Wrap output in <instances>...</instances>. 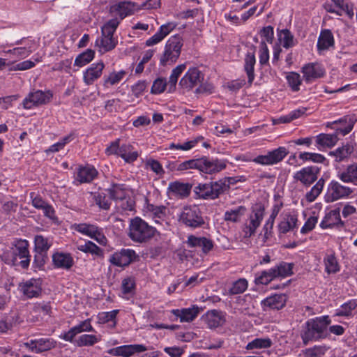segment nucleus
Returning a JSON list of instances; mask_svg holds the SVG:
<instances>
[{"label": "nucleus", "instance_id": "nucleus-1", "mask_svg": "<svg viewBox=\"0 0 357 357\" xmlns=\"http://www.w3.org/2000/svg\"><path fill=\"white\" fill-rule=\"evenodd\" d=\"M227 160L218 158L211 159L208 157H202L184 161L176 166L177 171H185L190 169H196L200 172L208 174H216L225 169L227 167Z\"/></svg>", "mask_w": 357, "mask_h": 357}, {"label": "nucleus", "instance_id": "nucleus-2", "mask_svg": "<svg viewBox=\"0 0 357 357\" xmlns=\"http://www.w3.org/2000/svg\"><path fill=\"white\" fill-rule=\"evenodd\" d=\"M330 324L331 319L328 316L308 320L305 324V330L301 334L303 344L307 345L310 341L325 338L326 335L324 333Z\"/></svg>", "mask_w": 357, "mask_h": 357}, {"label": "nucleus", "instance_id": "nucleus-3", "mask_svg": "<svg viewBox=\"0 0 357 357\" xmlns=\"http://www.w3.org/2000/svg\"><path fill=\"white\" fill-rule=\"evenodd\" d=\"M183 45V38L181 36H171L166 42L163 53L160 57V64L165 66L175 63L180 56Z\"/></svg>", "mask_w": 357, "mask_h": 357}, {"label": "nucleus", "instance_id": "nucleus-4", "mask_svg": "<svg viewBox=\"0 0 357 357\" xmlns=\"http://www.w3.org/2000/svg\"><path fill=\"white\" fill-rule=\"evenodd\" d=\"M155 231L154 227L139 218H135L130 222L129 236L134 241H146L153 236Z\"/></svg>", "mask_w": 357, "mask_h": 357}, {"label": "nucleus", "instance_id": "nucleus-5", "mask_svg": "<svg viewBox=\"0 0 357 357\" xmlns=\"http://www.w3.org/2000/svg\"><path fill=\"white\" fill-rule=\"evenodd\" d=\"M204 80V74L197 67L190 68L179 82L183 92L191 91L198 87Z\"/></svg>", "mask_w": 357, "mask_h": 357}, {"label": "nucleus", "instance_id": "nucleus-6", "mask_svg": "<svg viewBox=\"0 0 357 357\" xmlns=\"http://www.w3.org/2000/svg\"><path fill=\"white\" fill-rule=\"evenodd\" d=\"M179 221L187 227L197 228L204 224L199 208L196 206H185L179 215Z\"/></svg>", "mask_w": 357, "mask_h": 357}, {"label": "nucleus", "instance_id": "nucleus-7", "mask_svg": "<svg viewBox=\"0 0 357 357\" xmlns=\"http://www.w3.org/2000/svg\"><path fill=\"white\" fill-rule=\"evenodd\" d=\"M264 215V208L261 206H257L253 208L249 218L244 223L243 231L245 238H250L254 235L257 229L259 227Z\"/></svg>", "mask_w": 357, "mask_h": 357}, {"label": "nucleus", "instance_id": "nucleus-8", "mask_svg": "<svg viewBox=\"0 0 357 357\" xmlns=\"http://www.w3.org/2000/svg\"><path fill=\"white\" fill-rule=\"evenodd\" d=\"M28 248L29 243L26 240L17 239L12 243V247L10 249L11 252H13V254H15L17 261H18L17 258L22 259L18 262V264L24 269L29 267L30 263V255Z\"/></svg>", "mask_w": 357, "mask_h": 357}, {"label": "nucleus", "instance_id": "nucleus-9", "mask_svg": "<svg viewBox=\"0 0 357 357\" xmlns=\"http://www.w3.org/2000/svg\"><path fill=\"white\" fill-rule=\"evenodd\" d=\"M352 192L353 190L349 187L342 185L337 181H332L328 186L325 201L327 203L333 202L349 197Z\"/></svg>", "mask_w": 357, "mask_h": 357}, {"label": "nucleus", "instance_id": "nucleus-10", "mask_svg": "<svg viewBox=\"0 0 357 357\" xmlns=\"http://www.w3.org/2000/svg\"><path fill=\"white\" fill-rule=\"evenodd\" d=\"M289 153L285 147L280 146L268 152L266 155H260L255 158L252 161L262 165H272L282 161Z\"/></svg>", "mask_w": 357, "mask_h": 357}, {"label": "nucleus", "instance_id": "nucleus-11", "mask_svg": "<svg viewBox=\"0 0 357 357\" xmlns=\"http://www.w3.org/2000/svg\"><path fill=\"white\" fill-rule=\"evenodd\" d=\"M52 96L53 94L50 91H43L37 90L30 93L28 96L24 99L22 105L24 109H29L34 106L47 104L50 101Z\"/></svg>", "mask_w": 357, "mask_h": 357}, {"label": "nucleus", "instance_id": "nucleus-12", "mask_svg": "<svg viewBox=\"0 0 357 357\" xmlns=\"http://www.w3.org/2000/svg\"><path fill=\"white\" fill-rule=\"evenodd\" d=\"M320 168L317 166H308L296 172L294 178L304 186L309 187L317 180Z\"/></svg>", "mask_w": 357, "mask_h": 357}, {"label": "nucleus", "instance_id": "nucleus-13", "mask_svg": "<svg viewBox=\"0 0 357 357\" xmlns=\"http://www.w3.org/2000/svg\"><path fill=\"white\" fill-rule=\"evenodd\" d=\"M113 153L122 158L125 162L130 163L138 158V153L128 144H121L119 139L113 142Z\"/></svg>", "mask_w": 357, "mask_h": 357}, {"label": "nucleus", "instance_id": "nucleus-14", "mask_svg": "<svg viewBox=\"0 0 357 357\" xmlns=\"http://www.w3.org/2000/svg\"><path fill=\"white\" fill-rule=\"evenodd\" d=\"M24 346L30 351L38 354L54 348L56 342L52 338H36L24 342Z\"/></svg>", "mask_w": 357, "mask_h": 357}, {"label": "nucleus", "instance_id": "nucleus-15", "mask_svg": "<svg viewBox=\"0 0 357 357\" xmlns=\"http://www.w3.org/2000/svg\"><path fill=\"white\" fill-rule=\"evenodd\" d=\"M185 243L188 248H201L202 252L205 255L212 250L214 246L213 241L211 239L195 235L188 236Z\"/></svg>", "mask_w": 357, "mask_h": 357}, {"label": "nucleus", "instance_id": "nucleus-16", "mask_svg": "<svg viewBox=\"0 0 357 357\" xmlns=\"http://www.w3.org/2000/svg\"><path fill=\"white\" fill-rule=\"evenodd\" d=\"M102 36L96 41V46L100 51L107 52L112 50V20H108L101 28Z\"/></svg>", "mask_w": 357, "mask_h": 357}, {"label": "nucleus", "instance_id": "nucleus-17", "mask_svg": "<svg viewBox=\"0 0 357 357\" xmlns=\"http://www.w3.org/2000/svg\"><path fill=\"white\" fill-rule=\"evenodd\" d=\"M287 297L285 294H274L261 301L264 310L267 309L279 310L283 308L287 303Z\"/></svg>", "mask_w": 357, "mask_h": 357}, {"label": "nucleus", "instance_id": "nucleus-18", "mask_svg": "<svg viewBox=\"0 0 357 357\" xmlns=\"http://www.w3.org/2000/svg\"><path fill=\"white\" fill-rule=\"evenodd\" d=\"M137 255L133 250L122 249L113 255V264L119 266H127L135 260Z\"/></svg>", "mask_w": 357, "mask_h": 357}, {"label": "nucleus", "instance_id": "nucleus-19", "mask_svg": "<svg viewBox=\"0 0 357 357\" xmlns=\"http://www.w3.org/2000/svg\"><path fill=\"white\" fill-rule=\"evenodd\" d=\"M303 77L307 82H310L318 78L324 77V69L318 63H308L302 68Z\"/></svg>", "mask_w": 357, "mask_h": 357}, {"label": "nucleus", "instance_id": "nucleus-20", "mask_svg": "<svg viewBox=\"0 0 357 357\" xmlns=\"http://www.w3.org/2000/svg\"><path fill=\"white\" fill-rule=\"evenodd\" d=\"M209 328H215L222 326L225 322V318L222 312L218 310L208 311L202 317Z\"/></svg>", "mask_w": 357, "mask_h": 357}, {"label": "nucleus", "instance_id": "nucleus-21", "mask_svg": "<svg viewBox=\"0 0 357 357\" xmlns=\"http://www.w3.org/2000/svg\"><path fill=\"white\" fill-rule=\"evenodd\" d=\"M52 262L55 268L65 270L70 269L74 265V260L70 253L56 252L52 255Z\"/></svg>", "mask_w": 357, "mask_h": 357}, {"label": "nucleus", "instance_id": "nucleus-22", "mask_svg": "<svg viewBox=\"0 0 357 357\" xmlns=\"http://www.w3.org/2000/svg\"><path fill=\"white\" fill-rule=\"evenodd\" d=\"M146 350L143 344H130L118 347L113 349V355L129 357L135 353H140Z\"/></svg>", "mask_w": 357, "mask_h": 357}, {"label": "nucleus", "instance_id": "nucleus-23", "mask_svg": "<svg viewBox=\"0 0 357 357\" xmlns=\"http://www.w3.org/2000/svg\"><path fill=\"white\" fill-rule=\"evenodd\" d=\"M139 6L131 1L120 2L115 8V13L120 17V20L126 17L132 15L135 11L139 10Z\"/></svg>", "mask_w": 357, "mask_h": 357}, {"label": "nucleus", "instance_id": "nucleus-24", "mask_svg": "<svg viewBox=\"0 0 357 357\" xmlns=\"http://www.w3.org/2000/svg\"><path fill=\"white\" fill-rule=\"evenodd\" d=\"M192 185L179 181L172 182L169 184L168 191L179 197H188L191 191Z\"/></svg>", "mask_w": 357, "mask_h": 357}, {"label": "nucleus", "instance_id": "nucleus-25", "mask_svg": "<svg viewBox=\"0 0 357 357\" xmlns=\"http://www.w3.org/2000/svg\"><path fill=\"white\" fill-rule=\"evenodd\" d=\"M23 294L28 298L38 297L42 291L39 282L36 279H31L22 286Z\"/></svg>", "mask_w": 357, "mask_h": 357}, {"label": "nucleus", "instance_id": "nucleus-26", "mask_svg": "<svg viewBox=\"0 0 357 357\" xmlns=\"http://www.w3.org/2000/svg\"><path fill=\"white\" fill-rule=\"evenodd\" d=\"M103 68L104 64L102 62L92 64L84 74V82L88 85L91 84L95 79L101 75Z\"/></svg>", "mask_w": 357, "mask_h": 357}, {"label": "nucleus", "instance_id": "nucleus-27", "mask_svg": "<svg viewBox=\"0 0 357 357\" xmlns=\"http://www.w3.org/2000/svg\"><path fill=\"white\" fill-rule=\"evenodd\" d=\"M334 45V38L332 32L328 29L321 31L317 42L319 50H326Z\"/></svg>", "mask_w": 357, "mask_h": 357}, {"label": "nucleus", "instance_id": "nucleus-28", "mask_svg": "<svg viewBox=\"0 0 357 357\" xmlns=\"http://www.w3.org/2000/svg\"><path fill=\"white\" fill-rule=\"evenodd\" d=\"M337 123L340 124L341 126L335 128V133L337 135L341 134L344 136L352 130L354 126V121L348 116H345L337 121H333L331 124Z\"/></svg>", "mask_w": 357, "mask_h": 357}, {"label": "nucleus", "instance_id": "nucleus-29", "mask_svg": "<svg viewBox=\"0 0 357 357\" xmlns=\"http://www.w3.org/2000/svg\"><path fill=\"white\" fill-rule=\"evenodd\" d=\"M298 218L296 215L286 214L283 220L279 224V231L282 234L294 230L296 227Z\"/></svg>", "mask_w": 357, "mask_h": 357}, {"label": "nucleus", "instance_id": "nucleus-30", "mask_svg": "<svg viewBox=\"0 0 357 357\" xmlns=\"http://www.w3.org/2000/svg\"><path fill=\"white\" fill-rule=\"evenodd\" d=\"M256 63V59L254 53L248 52L245 57L244 70L248 78V84L251 85L255 79L254 67Z\"/></svg>", "mask_w": 357, "mask_h": 357}, {"label": "nucleus", "instance_id": "nucleus-31", "mask_svg": "<svg viewBox=\"0 0 357 357\" xmlns=\"http://www.w3.org/2000/svg\"><path fill=\"white\" fill-rule=\"evenodd\" d=\"M97 175V171L95 168L91 167H79L77 172V179L82 183H89L93 180Z\"/></svg>", "mask_w": 357, "mask_h": 357}, {"label": "nucleus", "instance_id": "nucleus-32", "mask_svg": "<svg viewBox=\"0 0 357 357\" xmlns=\"http://www.w3.org/2000/svg\"><path fill=\"white\" fill-rule=\"evenodd\" d=\"M178 312L176 314L177 317L180 318L181 322H189L194 320L199 312V307L197 306H192L190 308L182 309L181 310H177Z\"/></svg>", "mask_w": 357, "mask_h": 357}, {"label": "nucleus", "instance_id": "nucleus-33", "mask_svg": "<svg viewBox=\"0 0 357 357\" xmlns=\"http://www.w3.org/2000/svg\"><path fill=\"white\" fill-rule=\"evenodd\" d=\"M354 151V147L349 144L339 147L335 151H331L330 155L334 156L337 162H341L347 158Z\"/></svg>", "mask_w": 357, "mask_h": 357}, {"label": "nucleus", "instance_id": "nucleus-34", "mask_svg": "<svg viewBox=\"0 0 357 357\" xmlns=\"http://www.w3.org/2000/svg\"><path fill=\"white\" fill-rule=\"evenodd\" d=\"M185 68H186V64L183 63V64L178 65L176 68H174L172 70V73L169 76V81H168L169 92H172L176 89V83L178 82V79Z\"/></svg>", "mask_w": 357, "mask_h": 357}, {"label": "nucleus", "instance_id": "nucleus-35", "mask_svg": "<svg viewBox=\"0 0 357 357\" xmlns=\"http://www.w3.org/2000/svg\"><path fill=\"white\" fill-rule=\"evenodd\" d=\"M209 183L213 199L218 198L221 195L229 191L228 184L225 183V181H222V178L216 181H211Z\"/></svg>", "mask_w": 357, "mask_h": 357}, {"label": "nucleus", "instance_id": "nucleus-36", "mask_svg": "<svg viewBox=\"0 0 357 357\" xmlns=\"http://www.w3.org/2000/svg\"><path fill=\"white\" fill-rule=\"evenodd\" d=\"M340 178L344 183H357V164L349 165L345 172L340 174Z\"/></svg>", "mask_w": 357, "mask_h": 357}, {"label": "nucleus", "instance_id": "nucleus-37", "mask_svg": "<svg viewBox=\"0 0 357 357\" xmlns=\"http://www.w3.org/2000/svg\"><path fill=\"white\" fill-rule=\"evenodd\" d=\"M292 264L286 262H281L278 266L271 268L272 272L274 273L275 278L277 277H287L291 275L292 272Z\"/></svg>", "mask_w": 357, "mask_h": 357}, {"label": "nucleus", "instance_id": "nucleus-38", "mask_svg": "<svg viewBox=\"0 0 357 357\" xmlns=\"http://www.w3.org/2000/svg\"><path fill=\"white\" fill-rule=\"evenodd\" d=\"M324 183L325 180L323 178H319L310 190L305 194V199L308 202H312L317 198L323 190Z\"/></svg>", "mask_w": 357, "mask_h": 357}, {"label": "nucleus", "instance_id": "nucleus-39", "mask_svg": "<svg viewBox=\"0 0 357 357\" xmlns=\"http://www.w3.org/2000/svg\"><path fill=\"white\" fill-rule=\"evenodd\" d=\"M95 52L91 49H87L84 52L77 55L75 58L74 65L78 67H82L90 63L94 58Z\"/></svg>", "mask_w": 357, "mask_h": 357}, {"label": "nucleus", "instance_id": "nucleus-40", "mask_svg": "<svg viewBox=\"0 0 357 357\" xmlns=\"http://www.w3.org/2000/svg\"><path fill=\"white\" fill-rule=\"evenodd\" d=\"M338 141L337 135L320 134L317 137V143L323 146L333 147Z\"/></svg>", "mask_w": 357, "mask_h": 357}, {"label": "nucleus", "instance_id": "nucleus-41", "mask_svg": "<svg viewBox=\"0 0 357 357\" xmlns=\"http://www.w3.org/2000/svg\"><path fill=\"white\" fill-rule=\"evenodd\" d=\"M210 183H199L195 187L194 192L201 199H213Z\"/></svg>", "mask_w": 357, "mask_h": 357}, {"label": "nucleus", "instance_id": "nucleus-42", "mask_svg": "<svg viewBox=\"0 0 357 357\" xmlns=\"http://www.w3.org/2000/svg\"><path fill=\"white\" fill-rule=\"evenodd\" d=\"M246 208L243 206H238L236 208L230 211H227L225 213V220L226 221H231L237 222L239 221L241 217L245 213Z\"/></svg>", "mask_w": 357, "mask_h": 357}, {"label": "nucleus", "instance_id": "nucleus-43", "mask_svg": "<svg viewBox=\"0 0 357 357\" xmlns=\"http://www.w3.org/2000/svg\"><path fill=\"white\" fill-rule=\"evenodd\" d=\"M357 307V303L354 300H350L342 304L340 309L336 310L335 315L337 317H348L352 313V311Z\"/></svg>", "mask_w": 357, "mask_h": 357}, {"label": "nucleus", "instance_id": "nucleus-44", "mask_svg": "<svg viewBox=\"0 0 357 357\" xmlns=\"http://www.w3.org/2000/svg\"><path fill=\"white\" fill-rule=\"evenodd\" d=\"M326 271L330 273H335L339 271V265L334 254L328 255L324 258Z\"/></svg>", "mask_w": 357, "mask_h": 357}, {"label": "nucleus", "instance_id": "nucleus-45", "mask_svg": "<svg viewBox=\"0 0 357 357\" xmlns=\"http://www.w3.org/2000/svg\"><path fill=\"white\" fill-rule=\"evenodd\" d=\"M77 248L85 253L95 254L96 255H100L102 253L101 249L94 243L89 241L84 243L77 244Z\"/></svg>", "mask_w": 357, "mask_h": 357}, {"label": "nucleus", "instance_id": "nucleus-46", "mask_svg": "<svg viewBox=\"0 0 357 357\" xmlns=\"http://www.w3.org/2000/svg\"><path fill=\"white\" fill-rule=\"evenodd\" d=\"M248 288V281L244 278L238 279L235 281L229 290L231 295L239 294L243 293Z\"/></svg>", "mask_w": 357, "mask_h": 357}, {"label": "nucleus", "instance_id": "nucleus-47", "mask_svg": "<svg viewBox=\"0 0 357 357\" xmlns=\"http://www.w3.org/2000/svg\"><path fill=\"white\" fill-rule=\"evenodd\" d=\"M76 230L91 238L96 237V235L100 236V233L98 231L97 227L92 225L79 224L77 225Z\"/></svg>", "mask_w": 357, "mask_h": 357}, {"label": "nucleus", "instance_id": "nucleus-48", "mask_svg": "<svg viewBox=\"0 0 357 357\" xmlns=\"http://www.w3.org/2000/svg\"><path fill=\"white\" fill-rule=\"evenodd\" d=\"M279 40L285 48H289L294 45V36L288 29H283L280 31Z\"/></svg>", "mask_w": 357, "mask_h": 357}, {"label": "nucleus", "instance_id": "nucleus-49", "mask_svg": "<svg viewBox=\"0 0 357 357\" xmlns=\"http://www.w3.org/2000/svg\"><path fill=\"white\" fill-rule=\"evenodd\" d=\"M98 342V338L94 335H82L75 340L78 347L93 346Z\"/></svg>", "mask_w": 357, "mask_h": 357}, {"label": "nucleus", "instance_id": "nucleus-50", "mask_svg": "<svg viewBox=\"0 0 357 357\" xmlns=\"http://www.w3.org/2000/svg\"><path fill=\"white\" fill-rule=\"evenodd\" d=\"M271 344L272 342L269 338H257L248 343L247 349H252L255 348H268Z\"/></svg>", "mask_w": 357, "mask_h": 357}, {"label": "nucleus", "instance_id": "nucleus-51", "mask_svg": "<svg viewBox=\"0 0 357 357\" xmlns=\"http://www.w3.org/2000/svg\"><path fill=\"white\" fill-rule=\"evenodd\" d=\"M333 218L335 220H338L339 222H340V223L342 225H343V222L340 220V210L335 209V210L331 211L328 213V217L326 216L324 220H323L321 221V222L320 224L321 227L323 229L332 227L335 225V222H328V220H327L328 218Z\"/></svg>", "mask_w": 357, "mask_h": 357}, {"label": "nucleus", "instance_id": "nucleus-52", "mask_svg": "<svg viewBox=\"0 0 357 357\" xmlns=\"http://www.w3.org/2000/svg\"><path fill=\"white\" fill-rule=\"evenodd\" d=\"M167 85L168 82H167L165 78H157L153 83L151 93L153 94H160L165 90Z\"/></svg>", "mask_w": 357, "mask_h": 357}, {"label": "nucleus", "instance_id": "nucleus-53", "mask_svg": "<svg viewBox=\"0 0 357 357\" xmlns=\"http://www.w3.org/2000/svg\"><path fill=\"white\" fill-rule=\"evenodd\" d=\"M35 251L47 252L50 248L47 239L43 236L38 235L35 237Z\"/></svg>", "mask_w": 357, "mask_h": 357}, {"label": "nucleus", "instance_id": "nucleus-54", "mask_svg": "<svg viewBox=\"0 0 357 357\" xmlns=\"http://www.w3.org/2000/svg\"><path fill=\"white\" fill-rule=\"evenodd\" d=\"M273 275L274 273L271 268L268 271H262L261 275L255 278V282L257 284H268L275 278Z\"/></svg>", "mask_w": 357, "mask_h": 357}, {"label": "nucleus", "instance_id": "nucleus-55", "mask_svg": "<svg viewBox=\"0 0 357 357\" xmlns=\"http://www.w3.org/2000/svg\"><path fill=\"white\" fill-rule=\"evenodd\" d=\"M287 79L289 86L294 91L299 90V86L301 84L300 75L296 73H291L287 76Z\"/></svg>", "mask_w": 357, "mask_h": 357}, {"label": "nucleus", "instance_id": "nucleus-56", "mask_svg": "<svg viewBox=\"0 0 357 357\" xmlns=\"http://www.w3.org/2000/svg\"><path fill=\"white\" fill-rule=\"evenodd\" d=\"M334 3L343 10L349 17L354 16L353 5L347 1V0H332Z\"/></svg>", "mask_w": 357, "mask_h": 357}, {"label": "nucleus", "instance_id": "nucleus-57", "mask_svg": "<svg viewBox=\"0 0 357 357\" xmlns=\"http://www.w3.org/2000/svg\"><path fill=\"white\" fill-rule=\"evenodd\" d=\"M36 254L33 259V266L39 269L43 268L48 257L47 252L35 251Z\"/></svg>", "mask_w": 357, "mask_h": 357}, {"label": "nucleus", "instance_id": "nucleus-58", "mask_svg": "<svg viewBox=\"0 0 357 357\" xmlns=\"http://www.w3.org/2000/svg\"><path fill=\"white\" fill-rule=\"evenodd\" d=\"M166 207L148 204L147 210L152 213L153 218H162L165 215Z\"/></svg>", "mask_w": 357, "mask_h": 357}, {"label": "nucleus", "instance_id": "nucleus-59", "mask_svg": "<svg viewBox=\"0 0 357 357\" xmlns=\"http://www.w3.org/2000/svg\"><path fill=\"white\" fill-rule=\"evenodd\" d=\"M269 52L265 41L260 43L259 63L264 66L268 63Z\"/></svg>", "mask_w": 357, "mask_h": 357}, {"label": "nucleus", "instance_id": "nucleus-60", "mask_svg": "<svg viewBox=\"0 0 357 357\" xmlns=\"http://www.w3.org/2000/svg\"><path fill=\"white\" fill-rule=\"evenodd\" d=\"M115 208L119 212L132 211V202L128 198L115 202Z\"/></svg>", "mask_w": 357, "mask_h": 357}, {"label": "nucleus", "instance_id": "nucleus-61", "mask_svg": "<svg viewBox=\"0 0 357 357\" xmlns=\"http://www.w3.org/2000/svg\"><path fill=\"white\" fill-rule=\"evenodd\" d=\"M32 50L31 47H15L12 50H9L6 52L8 54H12L18 57H26L28 56L31 52Z\"/></svg>", "mask_w": 357, "mask_h": 357}, {"label": "nucleus", "instance_id": "nucleus-62", "mask_svg": "<svg viewBox=\"0 0 357 357\" xmlns=\"http://www.w3.org/2000/svg\"><path fill=\"white\" fill-rule=\"evenodd\" d=\"M214 91V86L208 82H204L198 86V87L196 88L195 90V93L196 94H202V93H206V94H211Z\"/></svg>", "mask_w": 357, "mask_h": 357}, {"label": "nucleus", "instance_id": "nucleus-63", "mask_svg": "<svg viewBox=\"0 0 357 357\" xmlns=\"http://www.w3.org/2000/svg\"><path fill=\"white\" fill-rule=\"evenodd\" d=\"M0 259L7 264L13 266L18 265V261H16L15 254H13V252H11L10 250L0 255Z\"/></svg>", "mask_w": 357, "mask_h": 357}, {"label": "nucleus", "instance_id": "nucleus-64", "mask_svg": "<svg viewBox=\"0 0 357 357\" xmlns=\"http://www.w3.org/2000/svg\"><path fill=\"white\" fill-rule=\"evenodd\" d=\"M326 349L325 347L322 346H315L313 348H310L307 349L306 354L310 357H321L324 355Z\"/></svg>", "mask_w": 357, "mask_h": 357}]
</instances>
